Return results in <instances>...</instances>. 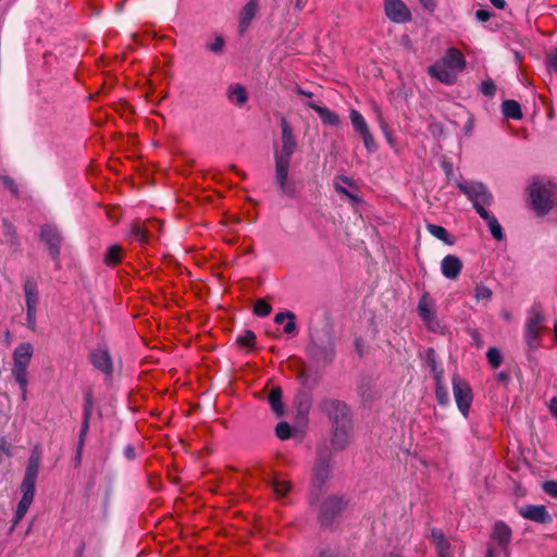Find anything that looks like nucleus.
<instances>
[{
  "label": "nucleus",
  "mask_w": 557,
  "mask_h": 557,
  "mask_svg": "<svg viewBox=\"0 0 557 557\" xmlns=\"http://www.w3.org/2000/svg\"><path fill=\"white\" fill-rule=\"evenodd\" d=\"M332 445L335 449H344L349 442L351 432V421L332 425Z\"/></svg>",
  "instance_id": "4468645a"
},
{
  "label": "nucleus",
  "mask_w": 557,
  "mask_h": 557,
  "mask_svg": "<svg viewBox=\"0 0 557 557\" xmlns=\"http://www.w3.org/2000/svg\"><path fill=\"white\" fill-rule=\"evenodd\" d=\"M225 46V41L222 36H215L214 41L206 45V49L210 50L213 53H220L223 51Z\"/></svg>",
  "instance_id": "49530a36"
},
{
  "label": "nucleus",
  "mask_w": 557,
  "mask_h": 557,
  "mask_svg": "<svg viewBox=\"0 0 557 557\" xmlns=\"http://www.w3.org/2000/svg\"><path fill=\"white\" fill-rule=\"evenodd\" d=\"M492 12L487 10L480 9L475 12V17L480 22H486L491 18Z\"/></svg>",
  "instance_id": "680f3d73"
},
{
  "label": "nucleus",
  "mask_w": 557,
  "mask_h": 557,
  "mask_svg": "<svg viewBox=\"0 0 557 557\" xmlns=\"http://www.w3.org/2000/svg\"><path fill=\"white\" fill-rule=\"evenodd\" d=\"M228 97L239 106L246 103L248 99L246 89L242 85L232 86L228 90Z\"/></svg>",
  "instance_id": "473e14b6"
},
{
  "label": "nucleus",
  "mask_w": 557,
  "mask_h": 557,
  "mask_svg": "<svg viewBox=\"0 0 557 557\" xmlns=\"http://www.w3.org/2000/svg\"><path fill=\"white\" fill-rule=\"evenodd\" d=\"M258 11V0H249L245 7L243 8L240 12V18H239V33H245L252 21V18L256 16V13Z\"/></svg>",
  "instance_id": "aec40b11"
},
{
  "label": "nucleus",
  "mask_w": 557,
  "mask_h": 557,
  "mask_svg": "<svg viewBox=\"0 0 557 557\" xmlns=\"http://www.w3.org/2000/svg\"><path fill=\"white\" fill-rule=\"evenodd\" d=\"M282 129V148L274 151L275 175L274 182L281 195L295 198L297 189L293 182L288 181L292 156L297 149V141L293 129L285 117L280 121Z\"/></svg>",
  "instance_id": "f257e3e1"
},
{
  "label": "nucleus",
  "mask_w": 557,
  "mask_h": 557,
  "mask_svg": "<svg viewBox=\"0 0 557 557\" xmlns=\"http://www.w3.org/2000/svg\"><path fill=\"white\" fill-rule=\"evenodd\" d=\"M363 140L364 147L369 152H374L376 150V144L374 141V138L370 132V129L364 131L363 133L359 134Z\"/></svg>",
  "instance_id": "37998d69"
},
{
  "label": "nucleus",
  "mask_w": 557,
  "mask_h": 557,
  "mask_svg": "<svg viewBox=\"0 0 557 557\" xmlns=\"http://www.w3.org/2000/svg\"><path fill=\"white\" fill-rule=\"evenodd\" d=\"M26 309H37L39 296L37 283L34 280L27 278L23 285Z\"/></svg>",
  "instance_id": "412c9836"
},
{
  "label": "nucleus",
  "mask_w": 557,
  "mask_h": 557,
  "mask_svg": "<svg viewBox=\"0 0 557 557\" xmlns=\"http://www.w3.org/2000/svg\"><path fill=\"white\" fill-rule=\"evenodd\" d=\"M350 121L352 124V127L356 133L361 134L364 131L369 129V126L364 120V117L361 115V113L355 109L350 111Z\"/></svg>",
  "instance_id": "c85d7f7f"
},
{
  "label": "nucleus",
  "mask_w": 557,
  "mask_h": 557,
  "mask_svg": "<svg viewBox=\"0 0 557 557\" xmlns=\"http://www.w3.org/2000/svg\"><path fill=\"white\" fill-rule=\"evenodd\" d=\"M272 307L263 299H257L253 306V312L258 317H267L271 313Z\"/></svg>",
  "instance_id": "ea45409f"
},
{
  "label": "nucleus",
  "mask_w": 557,
  "mask_h": 557,
  "mask_svg": "<svg viewBox=\"0 0 557 557\" xmlns=\"http://www.w3.org/2000/svg\"><path fill=\"white\" fill-rule=\"evenodd\" d=\"M123 249L119 245H112L104 253L103 262L107 265H115L122 261Z\"/></svg>",
  "instance_id": "cd10ccee"
},
{
  "label": "nucleus",
  "mask_w": 557,
  "mask_h": 557,
  "mask_svg": "<svg viewBox=\"0 0 557 557\" xmlns=\"http://www.w3.org/2000/svg\"><path fill=\"white\" fill-rule=\"evenodd\" d=\"M519 515L527 520L546 524L552 522V516L544 505H525L519 508Z\"/></svg>",
  "instance_id": "f8f14e48"
},
{
  "label": "nucleus",
  "mask_w": 557,
  "mask_h": 557,
  "mask_svg": "<svg viewBox=\"0 0 557 557\" xmlns=\"http://www.w3.org/2000/svg\"><path fill=\"white\" fill-rule=\"evenodd\" d=\"M363 140L364 147L369 152H374L376 150V144L374 141V138L370 132V129L364 131L363 133L359 134Z\"/></svg>",
  "instance_id": "c03bdc74"
},
{
  "label": "nucleus",
  "mask_w": 557,
  "mask_h": 557,
  "mask_svg": "<svg viewBox=\"0 0 557 557\" xmlns=\"http://www.w3.org/2000/svg\"><path fill=\"white\" fill-rule=\"evenodd\" d=\"M484 203H473L474 209L479 213V215L485 221L491 216L488 211L484 208Z\"/></svg>",
  "instance_id": "052dcab7"
},
{
  "label": "nucleus",
  "mask_w": 557,
  "mask_h": 557,
  "mask_svg": "<svg viewBox=\"0 0 557 557\" xmlns=\"http://www.w3.org/2000/svg\"><path fill=\"white\" fill-rule=\"evenodd\" d=\"M3 233L9 237L12 245H18V237L15 227L8 220H3Z\"/></svg>",
  "instance_id": "a19ab883"
},
{
  "label": "nucleus",
  "mask_w": 557,
  "mask_h": 557,
  "mask_svg": "<svg viewBox=\"0 0 557 557\" xmlns=\"http://www.w3.org/2000/svg\"><path fill=\"white\" fill-rule=\"evenodd\" d=\"M438 61L455 73L456 71H462L466 66L462 53L456 48H449L444 57Z\"/></svg>",
  "instance_id": "a211bd4d"
},
{
  "label": "nucleus",
  "mask_w": 557,
  "mask_h": 557,
  "mask_svg": "<svg viewBox=\"0 0 557 557\" xmlns=\"http://www.w3.org/2000/svg\"><path fill=\"white\" fill-rule=\"evenodd\" d=\"M480 91L486 97H494L496 94V85L492 79H486L480 85Z\"/></svg>",
  "instance_id": "a18cd8bd"
},
{
  "label": "nucleus",
  "mask_w": 557,
  "mask_h": 557,
  "mask_svg": "<svg viewBox=\"0 0 557 557\" xmlns=\"http://www.w3.org/2000/svg\"><path fill=\"white\" fill-rule=\"evenodd\" d=\"M39 465H40V454H39V451H37V449H35L33 451L32 456L29 457L28 465H27L24 475L37 479Z\"/></svg>",
  "instance_id": "c756f323"
},
{
  "label": "nucleus",
  "mask_w": 557,
  "mask_h": 557,
  "mask_svg": "<svg viewBox=\"0 0 557 557\" xmlns=\"http://www.w3.org/2000/svg\"><path fill=\"white\" fill-rule=\"evenodd\" d=\"M486 357L492 368L497 369L502 364V354L497 348H490L486 352Z\"/></svg>",
  "instance_id": "79ce46f5"
},
{
  "label": "nucleus",
  "mask_w": 557,
  "mask_h": 557,
  "mask_svg": "<svg viewBox=\"0 0 557 557\" xmlns=\"http://www.w3.org/2000/svg\"><path fill=\"white\" fill-rule=\"evenodd\" d=\"M532 209L539 214H547L554 207L557 187L550 182L534 178L528 188Z\"/></svg>",
  "instance_id": "f03ea898"
},
{
  "label": "nucleus",
  "mask_w": 557,
  "mask_h": 557,
  "mask_svg": "<svg viewBox=\"0 0 557 557\" xmlns=\"http://www.w3.org/2000/svg\"><path fill=\"white\" fill-rule=\"evenodd\" d=\"M319 408L327 416L332 425L350 422L348 406L342 400L324 398L320 401Z\"/></svg>",
  "instance_id": "39448f33"
},
{
  "label": "nucleus",
  "mask_w": 557,
  "mask_h": 557,
  "mask_svg": "<svg viewBox=\"0 0 557 557\" xmlns=\"http://www.w3.org/2000/svg\"><path fill=\"white\" fill-rule=\"evenodd\" d=\"M428 74L446 85H453L457 79L456 73L440 61L428 67Z\"/></svg>",
  "instance_id": "dca6fc26"
},
{
  "label": "nucleus",
  "mask_w": 557,
  "mask_h": 557,
  "mask_svg": "<svg viewBox=\"0 0 557 557\" xmlns=\"http://www.w3.org/2000/svg\"><path fill=\"white\" fill-rule=\"evenodd\" d=\"M486 557H504L503 549L500 552H496L493 546H488Z\"/></svg>",
  "instance_id": "69168bd1"
},
{
  "label": "nucleus",
  "mask_w": 557,
  "mask_h": 557,
  "mask_svg": "<svg viewBox=\"0 0 557 557\" xmlns=\"http://www.w3.org/2000/svg\"><path fill=\"white\" fill-rule=\"evenodd\" d=\"M549 409L552 414L557 419V397L550 399Z\"/></svg>",
  "instance_id": "774afa93"
},
{
  "label": "nucleus",
  "mask_w": 557,
  "mask_h": 557,
  "mask_svg": "<svg viewBox=\"0 0 557 557\" xmlns=\"http://www.w3.org/2000/svg\"><path fill=\"white\" fill-rule=\"evenodd\" d=\"M285 319H296V315L290 311L280 312L275 315L274 322L281 324Z\"/></svg>",
  "instance_id": "13d9d810"
},
{
  "label": "nucleus",
  "mask_w": 557,
  "mask_h": 557,
  "mask_svg": "<svg viewBox=\"0 0 557 557\" xmlns=\"http://www.w3.org/2000/svg\"><path fill=\"white\" fill-rule=\"evenodd\" d=\"M27 368L28 367H22V366H13L12 368V375L14 380L18 383L20 387H24V385H27Z\"/></svg>",
  "instance_id": "c9c22d12"
},
{
  "label": "nucleus",
  "mask_w": 557,
  "mask_h": 557,
  "mask_svg": "<svg viewBox=\"0 0 557 557\" xmlns=\"http://www.w3.org/2000/svg\"><path fill=\"white\" fill-rule=\"evenodd\" d=\"M88 358L96 369H98L108 376L112 375L113 364L108 349L96 348L92 351H90Z\"/></svg>",
  "instance_id": "ddd939ff"
},
{
  "label": "nucleus",
  "mask_w": 557,
  "mask_h": 557,
  "mask_svg": "<svg viewBox=\"0 0 557 557\" xmlns=\"http://www.w3.org/2000/svg\"><path fill=\"white\" fill-rule=\"evenodd\" d=\"M544 317L540 306H533L530 310V317L527 321L525 337L529 346L533 345V342L541 335L542 323Z\"/></svg>",
  "instance_id": "9b49d317"
},
{
  "label": "nucleus",
  "mask_w": 557,
  "mask_h": 557,
  "mask_svg": "<svg viewBox=\"0 0 557 557\" xmlns=\"http://www.w3.org/2000/svg\"><path fill=\"white\" fill-rule=\"evenodd\" d=\"M0 450L3 451L8 456L11 455L9 444L4 437L0 438Z\"/></svg>",
  "instance_id": "338daca9"
},
{
  "label": "nucleus",
  "mask_w": 557,
  "mask_h": 557,
  "mask_svg": "<svg viewBox=\"0 0 557 557\" xmlns=\"http://www.w3.org/2000/svg\"><path fill=\"white\" fill-rule=\"evenodd\" d=\"M89 420H90V418H83V423H82L79 437H78V442H77V445H79V446L85 445V436L89 429Z\"/></svg>",
  "instance_id": "864d4df0"
},
{
  "label": "nucleus",
  "mask_w": 557,
  "mask_h": 557,
  "mask_svg": "<svg viewBox=\"0 0 557 557\" xmlns=\"http://www.w3.org/2000/svg\"><path fill=\"white\" fill-rule=\"evenodd\" d=\"M428 363H429L431 370L434 372V376L436 375V373H441V376L443 375V371H437V366H436V361L434 359V350L433 349H429V351H428Z\"/></svg>",
  "instance_id": "6e6d98bb"
},
{
  "label": "nucleus",
  "mask_w": 557,
  "mask_h": 557,
  "mask_svg": "<svg viewBox=\"0 0 557 557\" xmlns=\"http://www.w3.org/2000/svg\"><path fill=\"white\" fill-rule=\"evenodd\" d=\"M453 392L458 409L463 417H468L473 400L469 384L458 375L453 377Z\"/></svg>",
  "instance_id": "6e6552de"
},
{
  "label": "nucleus",
  "mask_w": 557,
  "mask_h": 557,
  "mask_svg": "<svg viewBox=\"0 0 557 557\" xmlns=\"http://www.w3.org/2000/svg\"><path fill=\"white\" fill-rule=\"evenodd\" d=\"M485 221H486L494 238L497 240H502L504 237V234H503V228H502L500 224L498 223L497 219L494 215H491Z\"/></svg>",
  "instance_id": "58836bf2"
},
{
  "label": "nucleus",
  "mask_w": 557,
  "mask_h": 557,
  "mask_svg": "<svg viewBox=\"0 0 557 557\" xmlns=\"http://www.w3.org/2000/svg\"><path fill=\"white\" fill-rule=\"evenodd\" d=\"M502 108L503 114L508 119L519 120L522 117L521 107L516 100H505Z\"/></svg>",
  "instance_id": "bb28decb"
},
{
  "label": "nucleus",
  "mask_w": 557,
  "mask_h": 557,
  "mask_svg": "<svg viewBox=\"0 0 557 557\" xmlns=\"http://www.w3.org/2000/svg\"><path fill=\"white\" fill-rule=\"evenodd\" d=\"M275 434L280 440H287L290 436V426L286 422H280L275 428Z\"/></svg>",
  "instance_id": "de8ad7c7"
},
{
  "label": "nucleus",
  "mask_w": 557,
  "mask_h": 557,
  "mask_svg": "<svg viewBox=\"0 0 557 557\" xmlns=\"http://www.w3.org/2000/svg\"><path fill=\"white\" fill-rule=\"evenodd\" d=\"M236 343L243 347L251 348L256 344V334L251 330H246L244 334L237 336Z\"/></svg>",
  "instance_id": "e433bc0d"
},
{
  "label": "nucleus",
  "mask_w": 557,
  "mask_h": 557,
  "mask_svg": "<svg viewBox=\"0 0 557 557\" xmlns=\"http://www.w3.org/2000/svg\"><path fill=\"white\" fill-rule=\"evenodd\" d=\"M458 187L472 203H484L486 206L492 203L493 196L482 183H458Z\"/></svg>",
  "instance_id": "1a4fd4ad"
},
{
  "label": "nucleus",
  "mask_w": 557,
  "mask_h": 557,
  "mask_svg": "<svg viewBox=\"0 0 557 557\" xmlns=\"http://www.w3.org/2000/svg\"><path fill=\"white\" fill-rule=\"evenodd\" d=\"M347 502L343 496L329 495L320 504L318 519L322 525H331L345 509Z\"/></svg>",
  "instance_id": "20e7f679"
},
{
  "label": "nucleus",
  "mask_w": 557,
  "mask_h": 557,
  "mask_svg": "<svg viewBox=\"0 0 557 557\" xmlns=\"http://www.w3.org/2000/svg\"><path fill=\"white\" fill-rule=\"evenodd\" d=\"M312 358L318 361L329 362L334 355V343L329 332L324 334V338L319 335H311V346L308 348Z\"/></svg>",
  "instance_id": "0eeeda50"
},
{
  "label": "nucleus",
  "mask_w": 557,
  "mask_h": 557,
  "mask_svg": "<svg viewBox=\"0 0 557 557\" xmlns=\"http://www.w3.org/2000/svg\"><path fill=\"white\" fill-rule=\"evenodd\" d=\"M148 233H149V228L146 225L134 224L132 226V234L141 244H147L149 242Z\"/></svg>",
  "instance_id": "4c0bfd02"
},
{
  "label": "nucleus",
  "mask_w": 557,
  "mask_h": 557,
  "mask_svg": "<svg viewBox=\"0 0 557 557\" xmlns=\"http://www.w3.org/2000/svg\"><path fill=\"white\" fill-rule=\"evenodd\" d=\"M418 310L420 312V315L423 318V320H429L431 317V311L428 307V304L425 301V297H423L418 305Z\"/></svg>",
  "instance_id": "5fc2aeb1"
},
{
  "label": "nucleus",
  "mask_w": 557,
  "mask_h": 557,
  "mask_svg": "<svg viewBox=\"0 0 557 557\" xmlns=\"http://www.w3.org/2000/svg\"><path fill=\"white\" fill-rule=\"evenodd\" d=\"M36 311L37 309H26V322H27V327L30 330V331H35L36 330Z\"/></svg>",
  "instance_id": "603ef678"
},
{
  "label": "nucleus",
  "mask_w": 557,
  "mask_h": 557,
  "mask_svg": "<svg viewBox=\"0 0 557 557\" xmlns=\"http://www.w3.org/2000/svg\"><path fill=\"white\" fill-rule=\"evenodd\" d=\"M40 239L47 245L49 253L57 267H60V253L63 236L57 225L45 224L40 227Z\"/></svg>",
  "instance_id": "423d86ee"
},
{
  "label": "nucleus",
  "mask_w": 557,
  "mask_h": 557,
  "mask_svg": "<svg viewBox=\"0 0 557 557\" xmlns=\"http://www.w3.org/2000/svg\"><path fill=\"white\" fill-rule=\"evenodd\" d=\"M83 447L84 446H79V445H77V447H76V456L74 458V467L75 468L81 466Z\"/></svg>",
  "instance_id": "0e129e2a"
},
{
  "label": "nucleus",
  "mask_w": 557,
  "mask_h": 557,
  "mask_svg": "<svg viewBox=\"0 0 557 557\" xmlns=\"http://www.w3.org/2000/svg\"><path fill=\"white\" fill-rule=\"evenodd\" d=\"M546 65L549 73L557 72V49L548 52L546 58Z\"/></svg>",
  "instance_id": "8fccbe9b"
},
{
  "label": "nucleus",
  "mask_w": 557,
  "mask_h": 557,
  "mask_svg": "<svg viewBox=\"0 0 557 557\" xmlns=\"http://www.w3.org/2000/svg\"><path fill=\"white\" fill-rule=\"evenodd\" d=\"M462 270L461 260L455 255H447L441 262L442 274L449 280H456Z\"/></svg>",
  "instance_id": "f3484780"
},
{
  "label": "nucleus",
  "mask_w": 557,
  "mask_h": 557,
  "mask_svg": "<svg viewBox=\"0 0 557 557\" xmlns=\"http://www.w3.org/2000/svg\"><path fill=\"white\" fill-rule=\"evenodd\" d=\"M296 330L295 319H288V322L284 325V332L286 334H292Z\"/></svg>",
  "instance_id": "e2e57ef3"
},
{
  "label": "nucleus",
  "mask_w": 557,
  "mask_h": 557,
  "mask_svg": "<svg viewBox=\"0 0 557 557\" xmlns=\"http://www.w3.org/2000/svg\"><path fill=\"white\" fill-rule=\"evenodd\" d=\"M331 475V465L329 459L320 458L313 469V476L310 487L309 502L314 505L325 492V485Z\"/></svg>",
  "instance_id": "7ed1b4c3"
},
{
  "label": "nucleus",
  "mask_w": 557,
  "mask_h": 557,
  "mask_svg": "<svg viewBox=\"0 0 557 557\" xmlns=\"http://www.w3.org/2000/svg\"><path fill=\"white\" fill-rule=\"evenodd\" d=\"M35 485H36V478H30V476L24 475L22 484H21V491L23 493L22 497L34 500Z\"/></svg>",
  "instance_id": "2f4dec72"
},
{
  "label": "nucleus",
  "mask_w": 557,
  "mask_h": 557,
  "mask_svg": "<svg viewBox=\"0 0 557 557\" xmlns=\"http://www.w3.org/2000/svg\"><path fill=\"white\" fill-rule=\"evenodd\" d=\"M436 388L435 396L440 405L446 406L449 403V395L447 389L442 384L441 373H436L435 375Z\"/></svg>",
  "instance_id": "7c9ffc66"
},
{
  "label": "nucleus",
  "mask_w": 557,
  "mask_h": 557,
  "mask_svg": "<svg viewBox=\"0 0 557 557\" xmlns=\"http://www.w3.org/2000/svg\"><path fill=\"white\" fill-rule=\"evenodd\" d=\"M306 106L314 110L324 124L336 126L339 124L338 115L325 107H321L312 101L306 102Z\"/></svg>",
  "instance_id": "4be33fe9"
},
{
  "label": "nucleus",
  "mask_w": 557,
  "mask_h": 557,
  "mask_svg": "<svg viewBox=\"0 0 557 557\" xmlns=\"http://www.w3.org/2000/svg\"><path fill=\"white\" fill-rule=\"evenodd\" d=\"M493 296V290L482 283H478L474 287V298L478 302L488 301Z\"/></svg>",
  "instance_id": "72a5a7b5"
},
{
  "label": "nucleus",
  "mask_w": 557,
  "mask_h": 557,
  "mask_svg": "<svg viewBox=\"0 0 557 557\" xmlns=\"http://www.w3.org/2000/svg\"><path fill=\"white\" fill-rule=\"evenodd\" d=\"M32 503V499L22 497L14 515L12 528H14L23 519Z\"/></svg>",
  "instance_id": "f704fd0d"
},
{
  "label": "nucleus",
  "mask_w": 557,
  "mask_h": 557,
  "mask_svg": "<svg viewBox=\"0 0 557 557\" xmlns=\"http://www.w3.org/2000/svg\"><path fill=\"white\" fill-rule=\"evenodd\" d=\"M419 2L430 13L434 12L437 7L436 0H419Z\"/></svg>",
  "instance_id": "bf43d9fd"
},
{
  "label": "nucleus",
  "mask_w": 557,
  "mask_h": 557,
  "mask_svg": "<svg viewBox=\"0 0 557 557\" xmlns=\"http://www.w3.org/2000/svg\"><path fill=\"white\" fill-rule=\"evenodd\" d=\"M0 178H1L2 184L4 185V187L8 188L13 196L17 197L18 196V188H17V185L14 182V180L12 177L8 176V175H3Z\"/></svg>",
  "instance_id": "09e8293b"
},
{
  "label": "nucleus",
  "mask_w": 557,
  "mask_h": 557,
  "mask_svg": "<svg viewBox=\"0 0 557 557\" xmlns=\"http://www.w3.org/2000/svg\"><path fill=\"white\" fill-rule=\"evenodd\" d=\"M492 539L502 547L504 557H509L508 544L511 541L510 528L502 521L495 523Z\"/></svg>",
  "instance_id": "2eb2a0df"
},
{
  "label": "nucleus",
  "mask_w": 557,
  "mask_h": 557,
  "mask_svg": "<svg viewBox=\"0 0 557 557\" xmlns=\"http://www.w3.org/2000/svg\"><path fill=\"white\" fill-rule=\"evenodd\" d=\"M426 230L431 235H433L437 239L442 240L446 245L451 246L455 244V239L449 235V233L447 232V230L445 227H443L441 225L429 223V224H426Z\"/></svg>",
  "instance_id": "393cba45"
},
{
  "label": "nucleus",
  "mask_w": 557,
  "mask_h": 557,
  "mask_svg": "<svg viewBox=\"0 0 557 557\" xmlns=\"http://www.w3.org/2000/svg\"><path fill=\"white\" fill-rule=\"evenodd\" d=\"M269 485L272 486L275 495L277 497H284L290 491V482L280 476L275 475L272 479L267 481Z\"/></svg>",
  "instance_id": "a878e982"
},
{
  "label": "nucleus",
  "mask_w": 557,
  "mask_h": 557,
  "mask_svg": "<svg viewBox=\"0 0 557 557\" xmlns=\"http://www.w3.org/2000/svg\"><path fill=\"white\" fill-rule=\"evenodd\" d=\"M542 487H543V491H544L547 495H549V496H552V497H554V498H557V482H556V481H553V480H550V481H545V482L543 483V486H542Z\"/></svg>",
  "instance_id": "3c124183"
},
{
  "label": "nucleus",
  "mask_w": 557,
  "mask_h": 557,
  "mask_svg": "<svg viewBox=\"0 0 557 557\" xmlns=\"http://www.w3.org/2000/svg\"><path fill=\"white\" fill-rule=\"evenodd\" d=\"M34 348L30 343L20 344L13 351V366L28 367Z\"/></svg>",
  "instance_id": "6ab92c4d"
},
{
  "label": "nucleus",
  "mask_w": 557,
  "mask_h": 557,
  "mask_svg": "<svg viewBox=\"0 0 557 557\" xmlns=\"http://www.w3.org/2000/svg\"><path fill=\"white\" fill-rule=\"evenodd\" d=\"M386 16L394 23L403 24L411 21V13L401 0H384Z\"/></svg>",
  "instance_id": "9d476101"
},
{
  "label": "nucleus",
  "mask_w": 557,
  "mask_h": 557,
  "mask_svg": "<svg viewBox=\"0 0 557 557\" xmlns=\"http://www.w3.org/2000/svg\"><path fill=\"white\" fill-rule=\"evenodd\" d=\"M92 414V399L91 395H86L84 404V418H91Z\"/></svg>",
  "instance_id": "4d7b16f0"
},
{
  "label": "nucleus",
  "mask_w": 557,
  "mask_h": 557,
  "mask_svg": "<svg viewBox=\"0 0 557 557\" xmlns=\"http://www.w3.org/2000/svg\"><path fill=\"white\" fill-rule=\"evenodd\" d=\"M431 537L436 546L438 557H450L449 548L450 545L446 540L444 533L440 529H432Z\"/></svg>",
  "instance_id": "5701e85b"
},
{
  "label": "nucleus",
  "mask_w": 557,
  "mask_h": 557,
  "mask_svg": "<svg viewBox=\"0 0 557 557\" xmlns=\"http://www.w3.org/2000/svg\"><path fill=\"white\" fill-rule=\"evenodd\" d=\"M269 404L273 410V412L281 417L284 414V406L282 401V389L280 387H274L269 396H268Z\"/></svg>",
  "instance_id": "b1692460"
}]
</instances>
